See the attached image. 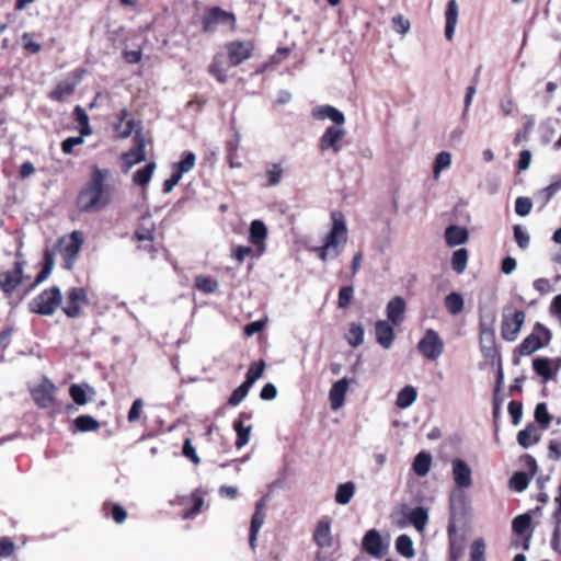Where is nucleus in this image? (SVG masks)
Instances as JSON below:
<instances>
[{
  "instance_id": "f257e3e1",
  "label": "nucleus",
  "mask_w": 561,
  "mask_h": 561,
  "mask_svg": "<svg viewBox=\"0 0 561 561\" xmlns=\"http://www.w3.org/2000/svg\"><path fill=\"white\" fill-rule=\"evenodd\" d=\"M311 115L317 121L329 119L333 123L321 136L319 147L322 151L332 150L334 153H339L342 150L341 141L347 135L344 128L345 115L336 107L328 104L313 107Z\"/></svg>"
},
{
  "instance_id": "f03ea898",
  "label": "nucleus",
  "mask_w": 561,
  "mask_h": 561,
  "mask_svg": "<svg viewBox=\"0 0 561 561\" xmlns=\"http://www.w3.org/2000/svg\"><path fill=\"white\" fill-rule=\"evenodd\" d=\"M108 170L93 168L92 176L78 197V205L83 211H94L106 206L111 201L112 190L105 182Z\"/></svg>"
},
{
  "instance_id": "7ed1b4c3",
  "label": "nucleus",
  "mask_w": 561,
  "mask_h": 561,
  "mask_svg": "<svg viewBox=\"0 0 561 561\" xmlns=\"http://www.w3.org/2000/svg\"><path fill=\"white\" fill-rule=\"evenodd\" d=\"M332 227L325 234L323 244L313 248L319 259L323 262L336 259L344 250L347 243V227L342 213L333 211L331 214Z\"/></svg>"
},
{
  "instance_id": "20e7f679",
  "label": "nucleus",
  "mask_w": 561,
  "mask_h": 561,
  "mask_svg": "<svg viewBox=\"0 0 561 561\" xmlns=\"http://www.w3.org/2000/svg\"><path fill=\"white\" fill-rule=\"evenodd\" d=\"M83 242L84 239L82 232L77 230L60 240L59 252L62 256L64 268H72Z\"/></svg>"
},
{
  "instance_id": "39448f33",
  "label": "nucleus",
  "mask_w": 561,
  "mask_h": 561,
  "mask_svg": "<svg viewBox=\"0 0 561 561\" xmlns=\"http://www.w3.org/2000/svg\"><path fill=\"white\" fill-rule=\"evenodd\" d=\"M525 318L526 314L524 311L505 308L503 310L501 336L507 342L515 341L525 322Z\"/></svg>"
},
{
  "instance_id": "423d86ee",
  "label": "nucleus",
  "mask_w": 561,
  "mask_h": 561,
  "mask_svg": "<svg viewBox=\"0 0 561 561\" xmlns=\"http://www.w3.org/2000/svg\"><path fill=\"white\" fill-rule=\"evenodd\" d=\"M444 341L433 329H427L419 341V352L430 360H436L444 352Z\"/></svg>"
},
{
  "instance_id": "0eeeda50",
  "label": "nucleus",
  "mask_w": 561,
  "mask_h": 561,
  "mask_svg": "<svg viewBox=\"0 0 561 561\" xmlns=\"http://www.w3.org/2000/svg\"><path fill=\"white\" fill-rule=\"evenodd\" d=\"M203 30L205 32H215L220 25H228L231 30L236 25L233 13L222 10L219 7L209 9L203 18Z\"/></svg>"
},
{
  "instance_id": "6e6552de",
  "label": "nucleus",
  "mask_w": 561,
  "mask_h": 561,
  "mask_svg": "<svg viewBox=\"0 0 561 561\" xmlns=\"http://www.w3.org/2000/svg\"><path fill=\"white\" fill-rule=\"evenodd\" d=\"M88 304V296L85 289L81 287H73L68 290L64 312L70 317L76 318L80 314L81 308Z\"/></svg>"
},
{
  "instance_id": "1a4fd4ad",
  "label": "nucleus",
  "mask_w": 561,
  "mask_h": 561,
  "mask_svg": "<svg viewBox=\"0 0 561 561\" xmlns=\"http://www.w3.org/2000/svg\"><path fill=\"white\" fill-rule=\"evenodd\" d=\"M533 368L546 381L556 380L557 374L561 369V357H536L533 360Z\"/></svg>"
},
{
  "instance_id": "9d476101",
  "label": "nucleus",
  "mask_w": 561,
  "mask_h": 561,
  "mask_svg": "<svg viewBox=\"0 0 561 561\" xmlns=\"http://www.w3.org/2000/svg\"><path fill=\"white\" fill-rule=\"evenodd\" d=\"M254 45L251 41L240 42L233 41L227 45V51L230 64L232 66H239L252 55Z\"/></svg>"
},
{
  "instance_id": "9b49d317",
  "label": "nucleus",
  "mask_w": 561,
  "mask_h": 561,
  "mask_svg": "<svg viewBox=\"0 0 561 561\" xmlns=\"http://www.w3.org/2000/svg\"><path fill=\"white\" fill-rule=\"evenodd\" d=\"M37 302V313L51 314L57 307L60 306L62 300L61 291L58 287L44 290L39 295Z\"/></svg>"
},
{
  "instance_id": "f8f14e48",
  "label": "nucleus",
  "mask_w": 561,
  "mask_h": 561,
  "mask_svg": "<svg viewBox=\"0 0 561 561\" xmlns=\"http://www.w3.org/2000/svg\"><path fill=\"white\" fill-rule=\"evenodd\" d=\"M23 264L15 262L11 271L0 273V288L5 294H12L22 284Z\"/></svg>"
},
{
  "instance_id": "ddd939ff",
  "label": "nucleus",
  "mask_w": 561,
  "mask_h": 561,
  "mask_svg": "<svg viewBox=\"0 0 561 561\" xmlns=\"http://www.w3.org/2000/svg\"><path fill=\"white\" fill-rule=\"evenodd\" d=\"M362 548L369 556L377 559L382 558L386 550L381 535L377 529L366 531L362 540Z\"/></svg>"
},
{
  "instance_id": "4468645a",
  "label": "nucleus",
  "mask_w": 561,
  "mask_h": 561,
  "mask_svg": "<svg viewBox=\"0 0 561 561\" xmlns=\"http://www.w3.org/2000/svg\"><path fill=\"white\" fill-rule=\"evenodd\" d=\"M453 478L459 489H469L472 485V470L462 459L451 461Z\"/></svg>"
},
{
  "instance_id": "2eb2a0df",
  "label": "nucleus",
  "mask_w": 561,
  "mask_h": 561,
  "mask_svg": "<svg viewBox=\"0 0 561 561\" xmlns=\"http://www.w3.org/2000/svg\"><path fill=\"white\" fill-rule=\"evenodd\" d=\"M267 238V228L265 224L255 219L250 225L249 241L256 250V256L261 255L265 251V240Z\"/></svg>"
},
{
  "instance_id": "dca6fc26",
  "label": "nucleus",
  "mask_w": 561,
  "mask_h": 561,
  "mask_svg": "<svg viewBox=\"0 0 561 561\" xmlns=\"http://www.w3.org/2000/svg\"><path fill=\"white\" fill-rule=\"evenodd\" d=\"M135 140H136V148L124 153V156H123V161H124V164L126 165V171H128L135 164L146 160V152H145L146 144H145L144 137L141 136V134L139 131H136Z\"/></svg>"
},
{
  "instance_id": "f3484780",
  "label": "nucleus",
  "mask_w": 561,
  "mask_h": 561,
  "mask_svg": "<svg viewBox=\"0 0 561 561\" xmlns=\"http://www.w3.org/2000/svg\"><path fill=\"white\" fill-rule=\"evenodd\" d=\"M350 380L342 378L334 382L329 392V399L332 410H339L344 404L345 394L348 390Z\"/></svg>"
},
{
  "instance_id": "a211bd4d",
  "label": "nucleus",
  "mask_w": 561,
  "mask_h": 561,
  "mask_svg": "<svg viewBox=\"0 0 561 561\" xmlns=\"http://www.w3.org/2000/svg\"><path fill=\"white\" fill-rule=\"evenodd\" d=\"M405 308V301L402 297L397 296L391 299L387 305L388 322H391L393 325L401 324L404 320Z\"/></svg>"
},
{
  "instance_id": "6ab92c4d",
  "label": "nucleus",
  "mask_w": 561,
  "mask_h": 561,
  "mask_svg": "<svg viewBox=\"0 0 561 561\" xmlns=\"http://www.w3.org/2000/svg\"><path fill=\"white\" fill-rule=\"evenodd\" d=\"M377 342L385 348H390L394 340L392 325L386 320H378L375 324Z\"/></svg>"
},
{
  "instance_id": "aec40b11",
  "label": "nucleus",
  "mask_w": 561,
  "mask_h": 561,
  "mask_svg": "<svg viewBox=\"0 0 561 561\" xmlns=\"http://www.w3.org/2000/svg\"><path fill=\"white\" fill-rule=\"evenodd\" d=\"M445 37L451 41L458 22V4L456 0H449L445 11Z\"/></svg>"
},
{
  "instance_id": "412c9836",
  "label": "nucleus",
  "mask_w": 561,
  "mask_h": 561,
  "mask_svg": "<svg viewBox=\"0 0 561 561\" xmlns=\"http://www.w3.org/2000/svg\"><path fill=\"white\" fill-rule=\"evenodd\" d=\"M56 387L48 379L44 378L39 385H37V405L46 408L54 402V396Z\"/></svg>"
},
{
  "instance_id": "4be33fe9",
  "label": "nucleus",
  "mask_w": 561,
  "mask_h": 561,
  "mask_svg": "<svg viewBox=\"0 0 561 561\" xmlns=\"http://www.w3.org/2000/svg\"><path fill=\"white\" fill-rule=\"evenodd\" d=\"M313 539L320 548L332 546L331 526L328 520H320L313 533Z\"/></svg>"
},
{
  "instance_id": "5701e85b",
  "label": "nucleus",
  "mask_w": 561,
  "mask_h": 561,
  "mask_svg": "<svg viewBox=\"0 0 561 561\" xmlns=\"http://www.w3.org/2000/svg\"><path fill=\"white\" fill-rule=\"evenodd\" d=\"M468 230L459 226H449L445 230V239L449 247L463 244L468 241Z\"/></svg>"
},
{
  "instance_id": "b1692460",
  "label": "nucleus",
  "mask_w": 561,
  "mask_h": 561,
  "mask_svg": "<svg viewBox=\"0 0 561 561\" xmlns=\"http://www.w3.org/2000/svg\"><path fill=\"white\" fill-rule=\"evenodd\" d=\"M431 466H432V456L427 451L419 453L414 457L413 462H412V469L415 472V474L419 477H425L430 472Z\"/></svg>"
},
{
  "instance_id": "393cba45",
  "label": "nucleus",
  "mask_w": 561,
  "mask_h": 561,
  "mask_svg": "<svg viewBox=\"0 0 561 561\" xmlns=\"http://www.w3.org/2000/svg\"><path fill=\"white\" fill-rule=\"evenodd\" d=\"M411 508L407 504L397 506L390 514L391 523L400 529L410 525L409 513Z\"/></svg>"
},
{
  "instance_id": "a878e982",
  "label": "nucleus",
  "mask_w": 561,
  "mask_h": 561,
  "mask_svg": "<svg viewBox=\"0 0 561 561\" xmlns=\"http://www.w3.org/2000/svg\"><path fill=\"white\" fill-rule=\"evenodd\" d=\"M409 519L410 524H412L417 531L422 533L428 522L427 510L422 506L411 508Z\"/></svg>"
},
{
  "instance_id": "bb28decb",
  "label": "nucleus",
  "mask_w": 561,
  "mask_h": 561,
  "mask_svg": "<svg viewBox=\"0 0 561 561\" xmlns=\"http://www.w3.org/2000/svg\"><path fill=\"white\" fill-rule=\"evenodd\" d=\"M447 311L451 316H457L462 312L465 308V300L461 294L453 291L445 297L444 300Z\"/></svg>"
},
{
  "instance_id": "cd10ccee",
  "label": "nucleus",
  "mask_w": 561,
  "mask_h": 561,
  "mask_svg": "<svg viewBox=\"0 0 561 561\" xmlns=\"http://www.w3.org/2000/svg\"><path fill=\"white\" fill-rule=\"evenodd\" d=\"M416 398V389L412 386H405L399 391L396 405L400 409H407L415 402Z\"/></svg>"
},
{
  "instance_id": "c85d7f7f",
  "label": "nucleus",
  "mask_w": 561,
  "mask_h": 561,
  "mask_svg": "<svg viewBox=\"0 0 561 561\" xmlns=\"http://www.w3.org/2000/svg\"><path fill=\"white\" fill-rule=\"evenodd\" d=\"M355 483L351 481L340 484L335 492V502L341 505L348 504L355 494Z\"/></svg>"
},
{
  "instance_id": "c756f323",
  "label": "nucleus",
  "mask_w": 561,
  "mask_h": 561,
  "mask_svg": "<svg viewBox=\"0 0 561 561\" xmlns=\"http://www.w3.org/2000/svg\"><path fill=\"white\" fill-rule=\"evenodd\" d=\"M128 112L127 110H122L119 112V122L115 125L114 129L118 137L127 138L131 135L134 130V121L127 119Z\"/></svg>"
},
{
  "instance_id": "7c9ffc66",
  "label": "nucleus",
  "mask_w": 561,
  "mask_h": 561,
  "mask_svg": "<svg viewBox=\"0 0 561 561\" xmlns=\"http://www.w3.org/2000/svg\"><path fill=\"white\" fill-rule=\"evenodd\" d=\"M543 344L541 339L537 334L531 333L523 340L518 346V351L522 355L527 356L540 350Z\"/></svg>"
},
{
  "instance_id": "2f4dec72",
  "label": "nucleus",
  "mask_w": 561,
  "mask_h": 561,
  "mask_svg": "<svg viewBox=\"0 0 561 561\" xmlns=\"http://www.w3.org/2000/svg\"><path fill=\"white\" fill-rule=\"evenodd\" d=\"M196 163V156L192 151H185L181 161L173 164L172 169L181 176L192 171Z\"/></svg>"
},
{
  "instance_id": "473e14b6",
  "label": "nucleus",
  "mask_w": 561,
  "mask_h": 561,
  "mask_svg": "<svg viewBox=\"0 0 561 561\" xmlns=\"http://www.w3.org/2000/svg\"><path fill=\"white\" fill-rule=\"evenodd\" d=\"M396 549L404 558L411 559L415 556L413 541L408 535H400L396 539Z\"/></svg>"
},
{
  "instance_id": "72a5a7b5",
  "label": "nucleus",
  "mask_w": 561,
  "mask_h": 561,
  "mask_svg": "<svg viewBox=\"0 0 561 561\" xmlns=\"http://www.w3.org/2000/svg\"><path fill=\"white\" fill-rule=\"evenodd\" d=\"M517 442L524 448H528L536 444L538 442L536 427L530 424L526 428L519 431L517 434Z\"/></svg>"
},
{
  "instance_id": "f704fd0d",
  "label": "nucleus",
  "mask_w": 561,
  "mask_h": 561,
  "mask_svg": "<svg viewBox=\"0 0 561 561\" xmlns=\"http://www.w3.org/2000/svg\"><path fill=\"white\" fill-rule=\"evenodd\" d=\"M73 424L79 432H93L100 428V423L91 415H80L75 419Z\"/></svg>"
},
{
  "instance_id": "c9c22d12",
  "label": "nucleus",
  "mask_w": 561,
  "mask_h": 561,
  "mask_svg": "<svg viewBox=\"0 0 561 561\" xmlns=\"http://www.w3.org/2000/svg\"><path fill=\"white\" fill-rule=\"evenodd\" d=\"M345 339L353 347H357L364 342V328L359 323H351Z\"/></svg>"
},
{
  "instance_id": "e433bc0d",
  "label": "nucleus",
  "mask_w": 561,
  "mask_h": 561,
  "mask_svg": "<svg viewBox=\"0 0 561 561\" xmlns=\"http://www.w3.org/2000/svg\"><path fill=\"white\" fill-rule=\"evenodd\" d=\"M451 164V154L448 151L439 152L434 162L433 167V176L435 180H438L442 171L448 169Z\"/></svg>"
},
{
  "instance_id": "4c0bfd02",
  "label": "nucleus",
  "mask_w": 561,
  "mask_h": 561,
  "mask_svg": "<svg viewBox=\"0 0 561 561\" xmlns=\"http://www.w3.org/2000/svg\"><path fill=\"white\" fill-rule=\"evenodd\" d=\"M468 264V251L463 248L456 250L451 257V267L457 274H462Z\"/></svg>"
},
{
  "instance_id": "58836bf2",
  "label": "nucleus",
  "mask_w": 561,
  "mask_h": 561,
  "mask_svg": "<svg viewBox=\"0 0 561 561\" xmlns=\"http://www.w3.org/2000/svg\"><path fill=\"white\" fill-rule=\"evenodd\" d=\"M195 287L204 294H213L218 288V282L209 276L197 275L195 277Z\"/></svg>"
},
{
  "instance_id": "ea45409f",
  "label": "nucleus",
  "mask_w": 561,
  "mask_h": 561,
  "mask_svg": "<svg viewBox=\"0 0 561 561\" xmlns=\"http://www.w3.org/2000/svg\"><path fill=\"white\" fill-rule=\"evenodd\" d=\"M284 169L280 163H270L266 168L267 186H276L280 183Z\"/></svg>"
},
{
  "instance_id": "a19ab883",
  "label": "nucleus",
  "mask_w": 561,
  "mask_h": 561,
  "mask_svg": "<svg viewBox=\"0 0 561 561\" xmlns=\"http://www.w3.org/2000/svg\"><path fill=\"white\" fill-rule=\"evenodd\" d=\"M233 427L237 433L236 447L241 449L250 440L251 426H244L241 421H236Z\"/></svg>"
},
{
  "instance_id": "79ce46f5",
  "label": "nucleus",
  "mask_w": 561,
  "mask_h": 561,
  "mask_svg": "<svg viewBox=\"0 0 561 561\" xmlns=\"http://www.w3.org/2000/svg\"><path fill=\"white\" fill-rule=\"evenodd\" d=\"M154 170H156V163L154 162L148 163L147 165H145L144 168H141L135 172L134 182L140 186L147 185L150 182Z\"/></svg>"
},
{
  "instance_id": "37998d69",
  "label": "nucleus",
  "mask_w": 561,
  "mask_h": 561,
  "mask_svg": "<svg viewBox=\"0 0 561 561\" xmlns=\"http://www.w3.org/2000/svg\"><path fill=\"white\" fill-rule=\"evenodd\" d=\"M264 368L265 363L263 360L252 363L243 382H245L247 386L252 387V385L262 377Z\"/></svg>"
},
{
  "instance_id": "c03bdc74",
  "label": "nucleus",
  "mask_w": 561,
  "mask_h": 561,
  "mask_svg": "<svg viewBox=\"0 0 561 561\" xmlns=\"http://www.w3.org/2000/svg\"><path fill=\"white\" fill-rule=\"evenodd\" d=\"M76 122L80 125V133L82 136H88L91 134V128L89 125V116L85 111L77 105L73 112Z\"/></svg>"
},
{
  "instance_id": "a18cd8bd",
  "label": "nucleus",
  "mask_w": 561,
  "mask_h": 561,
  "mask_svg": "<svg viewBox=\"0 0 561 561\" xmlns=\"http://www.w3.org/2000/svg\"><path fill=\"white\" fill-rule=\"evenodd\" d=\"M209 73L216 78L219 83L227 82L226 70L222 66L220 57H215L209 66Z\"/></svg>"
},
{
  "instance_id": "49530a36",
  "label": "nucleus",
  "mask_w": 561,
  "mask_h": 561,
  "mask_svg": "<svg viewBox=\"0 0 561 561\" xmlns=\"http://www.w3.org/2000/svg\"><path fill=\"white\" fill-rule=\"evenodd\" d=\"M391 23L393 31L401 35L408 34L411 28V23L409 19H407L402 14L394 15L391 20Z\"/></svg>"
},
{
  "instance_id": "de8ad7c7",
  "label": "nucleus",
  "mask_w": 561,
  "mask_h": 561,
  "mask_svg": "<svg viewBox=\"0 0 561 561\" xmlns=\"http://www.w3.org/2000/svg\"><path fill=\"white\" fill-rule=\"evenodd\" d=\"M529 484V478L525 472H516L510 480V485L517 492H523Z\"/></svg>"
},
{
  "instance_id": "09e8293b",
  "label": "nucleus",
  "mask_w": 561,
  "mask_h": 561,
  "mask_svg": "<svg viewBox=\"0 0 561 561\" xmlns=\"http://www.w3.org/2000/svg\"><path fill=\"white\" fill-rule=\"evenodd\" d=\"M535 419L542 425L543 428H548L551 423V416L548 412L546 403H538L535 409Z\"/></svg>"
},
{
  "instance_id": "8fccbe9b",
  "label": "nucleus",
  "mask_w": 561,
  "mask_h": 561,
  "mask_svg": "<svg viewBox=\"0 0 561 561\" xmlns=\"http://www.w3.org/2000/svg\"><path fill=\"white\" fill-rule=\"evenodd\" d=\"M531 518L528 514H523L513 519L512 527L515 534L523 535L530 527Z\"/></svg>"
},
{
  "instance_id": "3c124183",
  "label": "nucleus",
  "mask_w": 561,
  "mask_h": 561,
  "mask_svg": "<svg viewBox=\"0 0 561 561\" xmlns=\"http://www.w3.org/2000/svg\"><path fill=\"white\" fill-rule=\"evenodd\" d=\"M250 388L251 387L247 386L245 382H242L237 389L233 390V392L231 393V396L229 398L228 403L233 407L240 404L244 400V398L248 396Z\"/></svg>"
},
{
  "instance_id": "603ef678",
  "label": "nucleus",
  "mask_w": 561,
  "mask_h": 561,
  "mask_svg": "<svg viewBox=\"0 0 561 561\" xmlns=\"http://www.w3.org/2000/svg\"><path fill=\"white\" fill-rule=\"evenodd\" d=\"M485 543L483 539H476L471 545L470 561H485Z\"/></svg>"
},
{
  "instance_id": "864d4df0",
  "label": "nucleus",
  "mask_w": 561,
  "mask_h": 561,
  "mask_svg": "<svg viewBox=\"0 0 561 561\" xmlns=\"http://www.w3.org/2000/svg\"><path fill=\"white\" fill-rule=\"evenodd\" d=\"M514 238L520 249L525 250L529 247L530 236L523 227L518 225L514 227Z\"/></svg>"
},
{
  "instance_id": "5fc2aeb1",
  "label": "nucleus",
  "mask_w": 561,
  "mask_h": 561,
  "mask_svg": "<svg viewBox=\"0 0 561 561\" xmlns=\"http://www.w3.org/2000/svg\"><path fill=\"white\" fill-rule=\"evenodd\" d=\"M69 393L72 400L79 405H83L88 401L85 388L81 385H72L69 389Z\"/></svg>"
},
{
  "instance_id": "6e6d98bb",
  "label": "nucleus",
  "mask_w": 561,
  "mask_h": 561,
  "mask_svg": "<svg viewBox=\"0 0 561 561\" xmlns=\"http://www.w3.org/2000/svg\"><path fill=\"white\" fill-rule=\"evenodd\" d=\"M53 267H54L53 254L49 252H46L44 255L43 270L41 271V273L37 275V278H36L37 285L39 283H42L43 280H45L49 276Z\"/></svg>"
},
{
  "instance_id": "4d7b16f0",
  "label": "nucleus",
  "mask_w": 561,
  "mask_h": 561,
  "mask_svg": "<svg viewBox=\"0 0 561 561\" xmlns=\"http://www.w3.org/2000/svg\"><path fill=\"white\" fill-rule=\"evenodd\" d=\"M354 296V288L352 286H344L339 291V307L340 308H346Z\"/></svg>"
},
{
  "instance_id": "13d9d810",
  "label": "nucleus",
  "mask_w": 561,
  "mask_h": 561,
  "mask_svg": "<svg viewBox=\"0 0 561 561\" xmlns=\"http://www.w3.org/2000/svg\"><path fill=\"white\" fill-rule=\"evenodd\" d=\"M533 207L531 199L528 197H518L515 201V211L519 216H527Z\"/></svg>"
},
{
  "instance_id": "bf43d9fd",
  "label": "nucleus",
  "mask_w": 561,
  "mask_h": 561,
  "mask_svg": "<svg viewBox=\"0 0 561 561\" xmlns=\"http://www.w3.org/2000/svg\"><path fill=\"white\" fill-rule=\"evenodd\" d=\"M463 552V545L461 541H458L455 537L450 536V545H449V557L451 561H457Z\"/></svg>"
},
{
  "instance_id": "052dcab7",
  "label": "nucleus",
  "mask_w": 561,
  "mask_h": 561,
  "mask_svg": "<svg viewBox=\"0 0 561 561\" xmlns=\"http://www.w3.org/2000/svg\"><path fill=\"white\" fill-rule=\"evenodd\" d=\"M142 408H144V401L141 399H136L129 409L128 416H127L128 422H130V423L137 422L142 412Z\"/></svg>"
},
{
  "instance_id": "680f3d73",
  "label": "nucleus",
  "mask_w": 561,
  "mask_h": 561,
  "mask_svg": "<svg viewBox=\"0 0 561 561\" xmlns=\"http://www.w3.org/2000/svg\"><path fill=\"white\" fill-rule=\"evenodd\" d=\"M14 548V543L10 538L2 537L0 539V558H8L12 556Z\"/></svg>"
},
{
  "instance_id": "e2e57ef3",
  "label": "nucleus",
  "mask_w": 561,
  "mask_h": 561,
  "mask_svg": "<svg viewBox=\"0 0 561 561\" xmlns=\"http://www.w3.org/2000/svg\"><path fill=\"white\" fill-rule=\"evenodd\" d=\"M508 413L511 414L512 419H513V423L515 425H517L522 419V414H523V407H522V403L519 402H516V401H511L508 403Z\"/></svg>"
},
{
  "instance_id": "0e129e2a",
  "label": "nucleus",
  "mask_w": 561,
  "mask_h": 561,
  "mask_svg": "<svg viewBox=\"0 0 561 561\" xmlns=\"http://www.w3.org/2000/svg\"><path fill=\"white\" fill-rule=\"evenodd\" d=\"M134 238L139 241H152L153 240V228L152 227H140L135 231Z\"/></svg>"
},
{
  "instance_id": "69168bd1",
  "label": "nucleus",
  "mask_w": 561,
  "mask_h": 561,
  "mask_svg": "<svg viewBox=\"0 0 561 561\" xmlns=\"http://www.w3.org/2000/svg\"><path fill=\"white\" fill-rule=\"evenodd\" d=\"M193 507L183 514L184 519L191 518L194 515L198 514L204 505V499L197 494H193Z\"/></svg>"
},
{
  "instance_id": "338daca9",
  "label": "nucleus",
  "mask_w": 561,
  "mask_h": 561,
  "mask_svg": "<svg viewBox=\"0 0 561 561\" xmlns=\"http://www.w3.org/2000/svg\"><path fill=\"white\" fill-rule=\"evenodd\" d=\"M83 142L82 135L79 137H69L61 144L62 151L67 154L72 152L73 147Z\"/></svg>"
},
{
  "instance_id": "774afa93",
  "label": "nucleus",
  "mask_w": 561,
  "mask_h": 561,
  "mask_svg": "<svg viewBox=\"0 0 561 561\" xmlns=\"http://www.w3.org/2000/svg\"><path fill=\"white\" fill-rule=\"evenodd\" d=\"M183 455L190 458L195 465L199 463L201 461L190 439H185L184 442Z\"/></svg>"
}]
</instances>
